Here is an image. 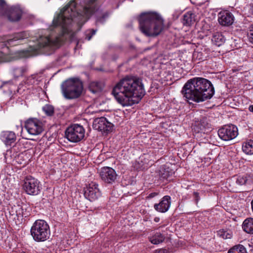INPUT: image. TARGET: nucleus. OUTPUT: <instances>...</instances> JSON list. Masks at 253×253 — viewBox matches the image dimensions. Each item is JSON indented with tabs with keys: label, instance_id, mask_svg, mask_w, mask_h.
I'll use <instances>...</instances> for the list:
<instances>
[{
	"label": "nucleus",
	"instance_id": "obj_1",
	"mask_svg": "<svg viewBox=\"0 0 253 253\" xmlns=\"http://www.w3.org/2000/svg\"><path fill=\"white\" fill-rule=\"evenodd\" d=\"M96 0H71L53 20L50 27L51 33L46 37H41L37 44L33 47L35 53L49 54L48 51L59 46L68 34V26L73 18L82 17L86 21L93 13H96L97 23H103L109 16L108 11H100Z\"/></svg>",
	"mask_w": 253,
	"mask_h": 253
},
{
	"label": "nucleus",
	"instance_id": "obj_2",
	"mask_svg": "<svg viewBox=\"0 0 253 253\" xmlns=\"http://www.w3.org/2000/svg\"><path fill=\"white\" fill-rule=\"evenodd\" d=\"M112 94L123 106H131L139 102L145 94V90L139 78L126 77L116 84Z\"/></svg>",
	"mask_w": 253,
	"mask_h": 253
},
{
	"label": "nucleus",
	"instance_id": "obj_3",
	"mask_svg": "<svg viewBox=\"0 0 253 253\" xmlns=\"http://www.w3.org/2000/svg\"><path fill=\"white\" fill-rule=\"evenodd\" d=\"M138 20L140 30L146 36L156 37L164 30V19L156 12L141 13Z\"/></svg>",
	"mask_w": 253,
	"mask_h": 253
},
{
	"label": "nucleus",
	"instance_id": "obj_4",
	"mask_svg": "<svg viewBox=\"0 0 253 253\" xmlns=\"http://www.w3.org/2000/svg\"><path fill=\"white\" fill-rule=\"evenodd\" d=\"M214 93L211 82L203 78L191 79V99L197 102L211 98Z\"/></svg>",
	"mask_w": 253,
	"mask_h": 253
},
{
	"label": "nucleus",
	"instance_id": "obj_5",
	"mask_svg": "<svg viewBox=\"0 0 253 253\" xmlns=\"http://www.w3.org/2000/svg\"><path fill=\"white\" fill-rule=\"evenodd\" d=\"M62 92L68 99L78 98L83 90L82 82L78 78H73L64 82L61 85Z\"/></svg>",
	"mask_w": 253,
	"mask_h": 253
},
{
	"label": "nucleus",
	"instance_id": "obj_6",
	"mask_svg": "<svg viewBox=\"0 0 253 253\" xmlns=\"http://www.w3.org/2000/svg\"><path fill=\"white\" fill-rule=\"evenodd\" d=\"M31 235L33 240L37 242L47 240L50 235V231L47 222L42 219L35 221L31 228Z\"/></svg>",
	"mask_w": 253,
	"mask_h": 253
},
{
	"label": "nucleus",
	"instance_id": "obj_7",
	"mask_svg": "<svg viewBox=\"0 0 253 253\" xmlns=\"http://www.w3.org/2000/svg\"><path fill=\"white\" fill-rule=\"evenodd\" d=\"M30 37L28 32L23 31L14 34L9 38H0V48L7 47V45L14 46L20 44L21 41L28 39ZM4 54L0 51V63L4 62Z\"/></svg>",
	"mask_w": 253,
	"mask_h": 253
},
{
	"label": "nucleus",
	"instance_id": "obj_8",
	"mask_svg": "<svg viewBox=\"0 0 253 253\" xmlns=\"http://www.w3.org/2000/svg\"><path fill=\"white\" fill-rule=\"evenodd\" d=\"M85 130L79 124H73L68 126L65 130V137L72 142H78L84 136Z\"/></svg>",
	"mask_w": 253,
	"mask_h": 253
},
{
	"label": "nucleus",
	"instance_id": "obj_9",
	"mask_svg": "<svg viewBox=\"0 0 253 253\" xmlns=\"http://www.w3.org/2000/svg\"><path fill=\"white\" fill-rule=\"evenodd\" d=\"M25 127L31 135H38L43 131L42 122L37 118H30L25 123Z\"/></svg>",
	"mask_w": 253,
	"mask_h": 253
},
{
	"label": "nucleus",
	"instance_id": "obj_10",
	"mask_svg": "<svg viewBox=\"0 0 253 253\" xmlns=\"http://www.w3.org/2000/svg\"><path fill=\"white\" fill-rule=\"evenodd\" d=\"M23 188L28 194L31 195H38L41 190L39 180L31 176L25 179Z\"/></svg>",
	"mask_w": 253,
	"mask_h": 253
},
{
	"label": "nucleus",
	"instance_id": "obj_11",
	"mask_svg": "<svg viewBox=\"0 0 253 253\" xmlns=\"http://www.w3.org/2000/svg\"><path fill=\"white\" fill-rule=\"evenodd\" d=\"M218 135L224 141L232 140L238 135V128L233 125L224 126L218 129Z\"/></svg>",
	"mask_w": 253,
	"mask_h": 253
},
{
	"label": "nucleus",
	"instance_id": "obj_12",
	"mask_svg": "<svg viewBox=\"0 0 253 253\" xmlns=\"http://www.w3.org/2000/svg\"><path fill=\"white\" fill-rule=\"evenodd\" d=\"M113 126V124L103 117L95 119L93 123V128L106 133L112 130Z\"/></svg>",
	"mask_w": 253,
	"mask_h": 253
},
{
	"label": "nucleus",
	"instance_id": "obj_13",
	"mask_svg": "<svg viewBox=\"0 0 253 253\" xmlns=\"http://www.w3.org/2000/svg\"><path fill=\"white\" fill-rule=\"evenodd\" d=\"M99 174L102 181L106 183L110 184L116 182L118 176L116 171L112 168L108 167L101 168Z\"/></svg>",
	"mask_w": 253,
	"mask_h": 253
},
{
	"label": "nucleus",
	"instance_id": "obj_14",
	"mask_svg": "<svg viewBox=\"0 0 253 253\" xmlns=\"http://www.w3.org/2000/svg\"><path fill=\"white\" fill-rule=\"evenodd\" d=\"M98 184L91 182L84 188V197L90 201H94L101 196V192L98 188Z\"/></svg>",
	"mask_w": 253,
	"mask_h": 253
},
{
	"label": "nucleus",
	"instance_id": "obj_15",
	"mask_svg": "<svg viewBox=\"0 0 253 253\" xmlns=\"http://www.w3.org/2000/svg\"><path fill=\"white\" fill-rule=\"evenodd\" d=\"M218 20L220 25L228 26L233 23L234 16L231 12L224 10L220 11L218 14Z\"/></svg>",
	"mask_w": 253,
	"mask_h": 253
},
{
	"label": "nucleus",
	"instance_id": "obj_16",
	"mask_svg": "<svg viewBox=\"0 0 253 253\" xmlns=\"http://www.w3.org/2000/svg\"><path fill=\"white\" fill-rule=\"evenodd\" d=\"M22 13V11L20 7L13 6L6 10L4 16H6L9 21L14 22L20 19Z\"/></svg>",
	"mask_w": 253,
	"mask_h": 253
},
{
	"label": "nucleus",
	"instance_id": "obj_17",
	"mask_svg": "<svg viewBox=\"0 0 253 253\" xmlns=\"http://www.w3.org/2000/svg\"><path fill=\"white\" fill-rule=\"evenodd\" d=\"M170 205V197L169 196H164L159 204L154 206L155 210L160 212L167 211Z\"/></svg>",
	"mask_w": 253,
	"mask_h": 253
},
{
	"label": "nucleus",
	"instance_id": "obj_18",
	"mask_svg": "<svg viewBox=\"0 0 253 253\" xmlns=\"http://www.w3.org/2000/svg\"><path fill=\"white\" fill-rule=\"evenodd\" d=\"M204 123L202 122L201 119H197L194 121V123L192 124V128L193 131V135L197 139L200 137L202 133L204 132L205 128Z\"/></svg>",
	"mask_w": 253,
	"mask_h": 253
},
{
	"label": "nucleus",
	"instance_id": "obj_19",
	"mask_svg": "<svg viewBox=\"0 0 253 253\" xmlns=\"http://www.w3.org/2000/svg\"><path fill=\"white\" fill-rule=\"evenodd\" d=\"M0 138L6 145H11L15 141L16 136L13 131H4L0 134Z\"/></svg>",
	"mask_w": 253,
	"mask_h": 253
},
{
	"label": "nucleus",
	"instance_id": "obj_20",
	"mask_svg": "<svg viewBox=\"0 0 253 253\" xmlns=\"http://www.w3.org/2000/svg\"><path fill=\"white\" fill-rule=\"evenodd\" d=\"M253 179V174L238 176L236 178V182L239 185H243L250 183Z\"/></svg>",
	"mask_w": 253,
	"mask_h": 253
},
{
	"label": "nucleus",
	"instance_id": "obj_21",
	"mask_svg": "<svg viewBox=\"0 0 253 253\" xmlns=\"http://www.w3.org/2000/svg\"><path fill=\"white\" fill-rule=\"evenodd\" d=\"M242 228L246 233L253 234V218L246 219L243 222Z\"/></svg>",
	"mask_w": 253,
	"mask_h": 253
},
{
	"label": "nucleus",
	"instance_id": "obj_22",
	"mask_svg": "<svg viewBox=\"0 0 253 253\" xmlns=\"http://www.w3.org/2000/svg\"><path fill=\"white\" fill-rule=\"evenodd\" d=\"M211 41L213 44L219 46L224 42L225 39L220 33L215 32L213 34Z\"/></svg>",
	"mask_w": 253,
	"mask_h": 253
},
{
	"label": "nucleus",
	"instance_id": "obj_23",
	"mask_svg": "<svg viewBox=\"0 0 253 253\" xmlns=\"http://www.w3.org/2000/svg\"><path fill=\"white\" fill-rule=\"evenodd\" d=\"M165 239L164 235L160 232H157L151 237H149L150 242L154 245H157L162 243Z\"/></svg>",
	"mask_w": 253,
	"mask_h": 253
},
{
	"label": "nucleus",
	"instance_id": "obj_24",
	"mask_svg": "<svg viewBox=\"0 0 253 253\" xmlns=\"http://www.w3.org/2000/svg\"><path fill=\"white\" fill-rule=\"evenodd\" d=\"M242 149L248 155L253 154V140H250L243 143Z\"/></svg>",
	"mask_w": 253,
	"mask_h": 253
},
{
	"label": "nucleus",
	"instance_id": "obj_25",
	"mask_svg": "<svg viewBox=\"0 0 253 253\" xmlns=\"http://www.w3.org/2000/svg\"><path fill=\"white\" fill-rule=\"evenodd\" d=\"M202 50V49L200 50L199 49H197L194 51L192 55V60L193 61H196L204 60L206 57V53H204Z\"/></svg>",
	"mask_w": 253,
	"mask_h": 253
},
{
	"label": "nucleus",
	"instance_id": "obj_26",
	"mask_svg": "<svg viewBox=\"0 0 253 253\" xmlns=\"http://www.w3.org/2000/svg\"><path fill=\"white\" fill-rule=\"evenodd\" d=\"M181 92L185 100L189 102L190 99V80H188L185 83Z\"/></svg>",
	"mask_w": 253,
	"mask_h": 253
},
{
	"label": "nucleus",
	"instance_id": "obj_27",
	"mask_svg": "<svg viewBox=\"0 0 253 253\" xmlns=\"http://www.w3.org/2000/svg\"><path fill=\"white\" fill-rule=\"evenodd\" d=\"M172 171L169 168H162L160 170V176L163 179L168 180L172 175Z\"/></svg>",
	"mask_w": 253,
	"mask_h": 253
},
{
	"label": "nucleus",
	"instance_id": "obj_28",
	"mask_svg": "<svg viewBox=\"0 0 253 253\" xmlns=\"http://www.w3.org/2000/svg\"><path fill=\"white\" fill-rule=\"evenodd\" d=\"M228 253H247L246 248L242 245H237L231 248Z\"/></svg>",
	"mask_w": 253,
	"mask_h": 253
},
{
	"label": "nucleus",
	"instance_id": "obj_29",
	"mask_svg": "<svg viewBox=\"0 0 253 253\" xmlns=\"http://www.w3.org/2000/svg\"><path fill=\"white\" fill-rule=\"evenodd\" d=\"M217 235L224 239H227L231 238L232 233L230 230L221 229L217 231Z\"/></svg>",
	"mask_w": 253,
	"mask_h": 253
},
{
	"label": "nucleus",
	"instance_id": "obj_30",
	"mask_svg": "<svg viewBox=\"0 0 253 253\" xmlns=\"http://www.w3.org/2000/svg\"><path fill=\"white\" fill-rule=\"evenodd\" d=\"M27 70V68L26 66L15 68L13 69V75L15 77L18 78L22 76Z\"/></svg>",
	"mask_w": 253,
	"mask_h": 253
},
{
	"label": "nucleus",
	"instance_id": "obj_31",
	"mask_svg": "<svg viewBox=\"0 0 253 253\" xmlns=\"http://www.w3.org/2000/svg\"><path fill=\"white\" fill-rule=\"evenodd\" d=\"M42 110L48 116H51L54 114V108L50 105H46L43 106Z\"/></svg>",
	"mask_w": 253,
	"mask_h": 253
},
{
	"label": "nucleus",
	"instance_id": "obj_32",
	"mask_svg": "<svg viewBox=\"0 0 253 253\" xmlns=\"http://www.w3.org/2000/svg\"><path fill=\"white\" fill-rule=\"evenodd\" d=\"M7 5L4 0H0V16L5 15Z\"/></svg>",
	"mask_w": 253,
	"mask_h": 253
},
{
	"label": "nucleus",
	"instance_id": "obj_33",
	"mask_svg": "<svg viewBox=\"0 0 253 253\" xmlns=\"http://www.w3.org/2000/svg\"><path fill=\"white\" fill-rule=\"evenodd\" d=\"M248 37L249 41L253 43V23L249 26Z\"/></svg>",
	"mask_w": 253,
	"mask_h": 253
},
{
	"label": "nucleus",
	"instance_id": "obj_34",
	"mask_svg": "<svg viewBox=\"0 0 253 253\" xmlns=\"http://www.w3.org/2000/svg\"><path fill=\"white\" fill-rule=\"evenodd\" d=\"M96 33V30L94 29H90L86 31L85 35V39L89 41L92 37L95 35Z\"/></svg>",
	"mask_w": 253,
	"mask_h": 253
},
{
	"label": "nucleus",
	"instance_id": "obj_35",
	"mask_svg": "<svg viewBox=\"0 0 253 253\" xmlns=\"http://www.w3.org/2000/svg\"><path fill=\"white\" fill-rule=\"evenodd\" d=\"M193 200L196 205H198V201L201 199L200 193L198 191H194L192 195Z\"/></svg>",
	"mask_w": 253,
	"mask_h": 253
},
{
	"label": "nucleus",
	"instance_id": "obj_36",
	"mask_svg": "<svg viewBox=\"0 0 253 253\" xmlns=\"http://www.w3.org/2000/svg\"><path fill=\"white\" fill-rule=\"evenodd\" d=\"M189 19H190V14H189V12H187L185 14L183 15V24L184 25H189Z\"/></svg>",
	"mask_w": 253,
	"mask_h": 253
},
{
	"label": "nucleus",
	"instance_id": "obj_37",
	"mask_svg": "<svg viewBox=\"0 0 253 253\" xmlns=\"http://www.w3.org/2000/svg\"><path fill=\"white\" fill-rule=\"evenodd\" d=\"M188 187H189L188 185H187L186 183H183V184L182 185V194H184V193L187 194V191H188Z\"/></svg>",
	"mask_w": 253,
	"mask_h": 253
},
{
	"label": "nucleus",
	"instance_id": "obj_38",
	"mask_svg": "<svg viewBox=\"0 0 253 253\" xmlns=\"http://www.w3.org/2000/svg\"><path fill=\"white\" fill-rule=\"evenodd\" d=\"M153 253H169V252L165 249H159L155 250Z\"/></svg>",
	"mask_w": 253,
	"mask_h": 253
},
{
	"label": "nucleus",
	"instance_id": "obj_39",
	"mask_svg": "<svg viewBox=\"0 0 253 253\" xmlns=\"http://www.w3.org/2000/svg\"><path fill=\"white\" fill-rule=\"evenodd\" d=\"M18 208H19V211H16V214L17 215H21L22 216H24L26 217V215H25L24 214L23 212V210L22 208L20 207H19Z\"/></svg>",
	"mask_w": 253,
	"mask_h": 253
},
{
	"label": "nucleus",
	"instance_id": "obj_40",
	"mask_svg": "<svg viewBox=\"0 0 253 253\" xmlns=\"http://www.w3.org/2000/svg\"><path fill=\"white\" fill-rule=\"evenodd\" d=\"M91 86L96 87L97 89H99L100 88V84L98 82H92L90 84Z\"/></svg>",
	"mask_w": 253,
	"mask_h": 253
},
{
	"label": "nucleus",
	"instance_id": "obj_41",
	"mask_svg": "<svg viewBox=\"0 0 253 253\" xmlns=\"http://www.w3.org/2000/svg\"><path fill=\"white\" fill-rule=\"evenodd\" d=\"M157 195H158L157 193H156V192L151 193L149 195L148 197L149 198H154V197L156 196Z\"/></svg>",
	"mask_w": 253,
	"mask_h": 253
},
{
	"label": "nucleus",
	"instance_id": "obj_42",
	"mask_svg": "<svg viewBox=\"0 0 253 253\" xmlns=\"http://www.w3.org/2000/svg\"><path fill=\"white\" fill-rule=\"evenodd\" d=\"M23 158V154H20V155H18V158H17V162L18 163H19L21 164H22V162H19V161H18V160H19L20 158Z\"/></svg>",
	"mask_w": 253,
	"mask_h": 253
},
{
	"label": "nucleus",
	"instance_id": "obj_43",
	"mask_svg": "<svg viewBox=\"0 0 253 253\" xmlns=\"http://www.w3.org/2000/svg\"><path fill=\"white\" fill-rule=\"evenodd\" d=\"M250 12L251 13L252 15L253 16V4L251 5V7L250 9Z\"/></svg>",
	"mask_w": 253,
	"mask_h": 253
},
{
	"label": "nucleus",
	"instance_id": "obj_44",
	"mask_svg": "<svg viewBox=\"0 0 253 253\" xmlns=\"http://www.w3.org/2000/svg\"><path fill=\"white\" fill-rule=\"evenodd\" d=\"M249 110L252 112H253V105H250L249 107Z\"/></svg>",
	"mask_w": 253,
	"mask_h": 253
},
{
	"label": "nucleus",
	"instance_id": "obj_45",
	"mask_svg": "<svg viewBox=\"0 0 253 253\" xmlns=\"http://www.w3.org/2000/svg\"><path fill=\"white\" fill-rule=\"evenodd\" d=\"M154 221L156 222H158L160 221V218L158 217H155L154 218Z\"/></svg>",
	"mask_w": 253,
	"mask_h": 253
},
{
	"label": "nucleus",
	"instance_id": "obj_46",
	"mask_svg": "<svg viewBox=\"0 0 253 253\" xmlns=\"http://www.w3.org/2000/svg\"><path fill=\"white\" fill-rule=\"evenodd\" d=\"M190 16H191V19L192 18V13H191Z\"/></svg>",
	"mask_w": 253,
	"mask_h": 253
},
{
	"label": "nucleus",
	"instance_id": "obj_47",
	"mask_svg": "<svg viewBox=\"0 0 253 253\" xmlns=\"http://www.w3.org/2000/svg\"><path fill=\"white\" fill-rule=\"evenodd\" d=\"M192 106L193 105L191 103V104H190L191 106H192Z\"/></svg>",
	"mask_w": 253,
	"mask_h": 253
}]
</instances>
